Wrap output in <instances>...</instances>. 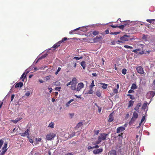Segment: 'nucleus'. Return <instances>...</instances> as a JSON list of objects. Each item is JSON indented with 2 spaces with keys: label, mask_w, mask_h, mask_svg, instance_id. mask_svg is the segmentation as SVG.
Returning a JSON list of instances; mask_svg holds the SVG:
<instances>
[{
  "label": "nucleus",
  "mask_w": 155,
  "mask_h": 155,
  "mask_svg": "<svg viewBox=\"0 0 155 155\" xmlns=\"http://www.w3.org/2000/svg\"><path fill=\"white\" fill-rule=\"evenodd\" d=\"M108 135V134L105 133L100 134L98 137L97 140L96 141L95 144H98L101 142L102 140H106V137Z\"/></svg>",
  "instance_id": "1"
},
{
  "label": "nucleus",
  "mask_w": 155,
  "mask_h": 155,
  "mask_svg": "<svg viewBox=\"0 0 155 155\" xmlns=\"http://www.w3.org/2000/svg\"><path fill=\"white\" fill-rule=\"evenodd\" d=\"M133 38H131L130 35H124L120 38V40H122V43H124L126 41L131 40Z\"/></svg>",
  "instance_id": "2"
},
{
  "label": "nucleus",
  "mask_w": 155,
  "mask_h": 155,
  "mask_svg": "<svg viewBox=\"0 0 155 155\" xmlns=\"http://www.w3.org/2000/svg\"><path fill=\"white\" fill-rule=\"evenodd\" d=\"M138 114L136 111H134L133 114V115L132 118L131 119L130 121V123H133L136 120L137 118L138 117Z\"/></svg>",
  "instance_id": "3"
},
{
  "label": "nucleus",
  "mask_w": 155,
  "mask_h": 155,
  "mask_svg": "<svg viewBox=\"0 0 155 155\" xmlns=\"http://www.w3.org/2000/svg\"><path fill=\"white\" fill-rule=\"evenodd\" d=\"M56 136V134L52 132L50 133L47 134L46 136V138L47 140H52Z\"/></svg>",
  "instance_id": "4"
},
{
  "label": "nucleus",
  "mask_w": 155,
  "mask_h": 155,
  "mask_svg": "<svg viewBox=\"0 0 155 155\" xmlns=\"http://www.w3.org/2000/svg\"><path fill=\"white\" fill-rule=\"evenodd\" d=\"M155 95V92L150 91L148 92L147 94V97L148 98H152Z\"/></svg>",
  "instance_id": "5"
},
{
  "label": "nucleus",
  "mask_w": 155,
  "mask_h": 155,
  "mask_svg": "<svg viewBox=\"0 0 155 155\" xmlns=\"http://www.w3.org/2000/svg\"><path fill=\"white\" fill-rule=\"evenodd\" d=\"M137 72L141 74L144 73L143 70V68L140 66L137 67L136 68Z\"/></svg>",
  "instance_id": "6"
},
{
  "label": "nucleus",
  "mask_w": 155,
  "mask_h": 155,
  "mask_svg": "<svg viewBox=\"0 0 155 155\" xmlns=\"http://www.w3.org/2000/svg\"><path fill=\"white\" fill-rule=\"evenodd\" d=\"M103 151V148H100L99 149L94 150L93 151V153L95 154H98L102 152Z\"/></svg>",
  "instance_id": "7"
},
{
  "label": "nucleus",
  "mask_w": 155,
  "mask_h": 155,
  "mask_svg": "<svg viewBox=\"0 0 155 155\" xmlns=\"http://www.w3.org/2000/svg\"><path fill=\"white\" fill-rule=\"evenodd\" d=\"M102 39V36H97L93 39V42L94 43L98 42L100 41Z\"/></svg>",
  "instance_id": "8"
},
{
  "label": "nucleus",
  "mask_w": 155,
  "mask_h": 155,
  "mask_svg": "<svg viewBox=\"0 0 155 155\" xmlns=\"http://www.w3.org/2000/svg\"><path fill=\"white\" fill-rule=\"evenodd\" d=\"M84 84L82 83H79L76 89L77 91H79L82 88L84 87Z\"/></svg>",
  "instance_id": "9"
},
{
  "label": "nucleus",
  "mask_w": 155,
  "mask_h": 155,
  "mask_svg": "<svg viewBox=\"0 0 155 155\" xmlns=\"http://www.w3.org/2000/svg\"><path fill=\"white\" fill-rule=\"evenodd\" d=\"M125 128L123 127H118L117 129V132L119 133L125 130Z\"/></svg>",
  "instance_id": "10"
},
{
  "label": "nucleus",
  "mask_w": 155,
  "mask_h": 155,
  "mask_svg": "<svg viewBox=\"0 0 155 155\" xmlns=\"http://www.w3.org/2000/svg\"><path fill=\"white\" fill-rule=\"evenodd\" d=\"M108 155H117V151L115 150H111L109 151Z\"/></svg>",
  "instance_id": "11"
},
{
  "label": "nucleus",
  "mask_w": 155,
  "mask_h": 155,
  "mask_svg": "<svg viewBox=\"0 0 155 155\" xmlns=\"http://www.w3.org/2000/svg\"><path fill=\"white\" fill-rule=\"evenodd\" d=\"M28 131L29 130L27 129L24 133H20V134L23 137H24L26 135H28L29 134Z\"/></svg>",
  "instance_id": "12"
},
{
  "label": "nucleus",
  "mask_w": 155,
  "mask_h": 155,
  "mask_svg": "<svg viewBox=\"0 0 155 155\" xmlns=\"http://www.w3.org/2000/svg\"><path fill=\"white\" fill-rule=\"evenodd\" d=\"M113 112H112L109 115V118L108 119V121L109 122H111L114 120V117H113Z\"/></svg>",
  "instance_id": "13"
},
{
  "label": "nucleus",
  "mask_w": 155,
  "mask_h": 155,
  "mask_svg": "<svg viewBox=\"0 0 155 155\" xmlns=\"http://www.w3.org/2000/svg\"><path fill=\"white\" fill-rule=\"evenodd\" d=\"M99 84L101 86V87L103 89H106L107 88V84L103 83H99Z\"/></svg>",
  "instance_id": "14"
},
{
  "label": "nucleus",
  "mask_w": 155,
  "mask_h": 155,
  "mask_svg": "<svg viewBox=\"0 0 155 155\" xmlns=\"http://www.w3.org/2000/svg\"><path fill=\"white\" fill-rule=\"evenodd\" d=\"M23 86V83L21 82L16 83L15 85V88H17L19 87H22Z\"/></svg>",
  "instance_id": "15"
},
{
  "label": "nucleus",
  "mask_w": 155,
  "mask_h": 155,
  "mask_svg": "<svg viewBox=\"0 0 155 155\" xmlns=\"http://www.w3.org/2000/svg\"><path fill=\"white\" fill-rule=\"evenodd\" d=\"M60 43L58 41L57 43L54 44L52 47V48H54V50H55L57 47L60 46Z\"/></svg>",
  "instance_id": "16"
},
{
  "label": "nucleus",
  "mask_w": 155,
  "mask_h": 155,
  "mask_svg": "<svg viewBox=\"0 0 155 155\" xmlns=\"http://www.w3.org/2000/svg\"><path fill=\"white\" fill-rule=\"evenodd\" d=\"M83 125V123L82 122H79L78 123L75 127V129H77L80 127H81Z\"/></svg>",
  "instance_id": "17"
},
{
  "label": "nucleus",
  "mask_w": 155,
  "mask_h": 155,
  "mask_svg": "<svg viewBox=\"0 0 155 155\" xmlns=\"http://www.w3.org/2000/svg\"><path fill=\"white\" fill-rule=\"evenodd\" d=\"M71 84H75L76 85L77 83V80L75 78H73L72 81H71Z\"/></svg>",
  "instance_id": "18"
},
{
  "label": "nucleus",
  "mask_w": 155,
  "mask_h": 155,
  "mask_svg": "<svg viewBox=\"0 0 155 155\" xmlns=\"http://www.w3.org/2000/svg\"><path fill=\"white\" fill-rule=\"evenodd\" d=\"M81 65L82 66L84 69H85L86 68V63L84 61H82L80 63Z\"/></svg>",
  "instance_id": "19"
},
{
  "label": "nucleus",
  "mask_w": 155,
  "mask_h": 155,
  "mask_svg": "<svg viewBox=\"0 0 155 155\" xmlns=\"http://www.w3.org/2000/svg\"><path fill=\"white\" fill-rule=\"evenodd\" d=\"M128 23H127V24H124L123 25H120V26H118L117 27L119 28L123 29L124 27L127 26V25L128 24Z\"/></svg>",
  "instance_id": "20"
},
{
  "label": "nucleus",
  "mask_w": 155,
  "mask_h": 155,
  "mask_svg": "<svg viewBox=\"0 0 155 155\" xmlns=\"http://www.w3.org/2000/svg\"><path fill=\"white\" fill-rule=\"evenodd\" d=\"M109 29L107 28L104 33H101V34L102 35H105V34H107L109 33Z\"/></svg>",
  "instance_id": "21"
},
{
  "label": "nucleus",
  "mask_w": 155,
  "mask_h": 155,
  "mask_svg": "<svg viewBox=\"0 0 155 155\" xmlns=\"http://www.w3.org/2000/svg\"><path fill=\"white\" fill-rule=\"evenodd\" d=\"M25 72L23 73L20 78V79H22V81H24V80L25 78L26 77V75H25Z\"/></svg>",
  "instance_id": "22"
},
{
  "label": "nucleus",
  "mask_w": 155,
  "mask_h": 155,
  "mask_svg": "<svg viewBox=\"0 0 155 155\" xmlns=\"http://www.w3.org/2000/svg\"><path fill=\"white\" fill-rule=\"evenodd\" d=\"M54 123L53 122H51L49 124L48 127H50L51 128H54Z\"/></svg>",
  "instance_id": "23"
},
{
  "label": "nucleus",
  "mask_w": 155,
  "mask_h": 155,
  "mask_svg": "<svg viewBox=\"0 0 155 155\" xmlns=\"http://www.w3.org/2000/svg\"><path fill=\"white\" fill-rule=\"evenodd\" d=\"M137 88V86L135 84H133L131 87V89L133 90H135Z\"/></svg>",
  "instance_id": "24"
},
{
  "label": "nucleus",
  "mask_w": 155,
  "mask_h": 155,
  "mask_svg": "<svg viewBox=\"0 0 155 155\" xmlns=\"http://www.w3.org/2000/svg\"><path fill=\"white\" fill-rule=\"evenodd\" d=\"M76 85L75 84H71V88L72 90H75L77 88H76Z\"/></svg>",
  "instance_id": "25"
},
{
  "label": "nucleus",
  "mask_w": 155,
  "mask_h": 155,
  "mask_svg": "<svg viewBox=\"0 0 155 155\" xmlns=\"http://www.w3.org/2000/svg\"><path fill=\"white\" fill-rule=\"evenodd\" d=\"M80 28H77L75 29L74 30L71 31L70 32H69L70 34H74V31L79 30V29Z\"/></svg>",
  "instance_id": "26"
},
{
  "label": "nucleus",
  "mask_w": 155,
  "mask_h": 155,
  "mask_svg": "<svg viewBox=\"0 0 155 155\" xmlns=\"http://www.w3.org/2000/svg\"><path fill=\"white\" fill-rule=\"evenodd\" d=\"M147 106V103H144L142 106V109L143 110H145Z\"/></svg>",
  "instance_id": "27"
},
{
  "label": "nucleus",
  "mask_w": 155,
  "mask_h": 155,
  "mask_svg": "<svg viewBox=\"0 0 155 155\" xmlns=\"http://www.w3.org/2000/svg\"><path fill=\"white\" fill-rule=\"evenodd\" d=\"M74 99H71L67 103H66V106L67 107H68L69 106V104L71 102H72L73 101H74Z\"/></svg>",
  "instance_id": "28"
},
{
  "label": "nucleus",
  "mask_w": 155,
  "mask_h": 155,
  "mask_svg": "<svg viewBox=\"0 0 155 155\" xmlns=\"http://www.w3.org/2000/svg\"><path fill=\"white\" fill-rule=\"evenodd\" d=\"M134 101H129V104H128V107H130L132 106L134 104Z\"/></svg>",
  "instance_id": "29"
},
{
  "label": "nucleus",
  "mask_w": 155,
  "mask_h": 155,
  "mask_svg": "<svg viewBox=\"0 0 155 155\" xmlns=\"http://www.w3.org/2000/svg\"><path fill=\"white\" fill-rule=\"evenodd\" d=\"M95 85L94 84V81L93 80H92V82H91V84L89 86V87L90 88H92L93 87L95 86Z\"/></svg>",
  "instance_id": "30"
},
{
  "label": "nucleus",
  "mask_w": 155,
  "mask_h": 155,
  "mask_svg": "<svg viewBox=\"0 0 155 155\" xmlns=\"http://www.w3.org/2000/svg\"><path fill=\"white\" fill-rule=\"evenodd\" d=\"M21 118H16V119L15 120H13L12 121V122L15 124H16L17 123L18 121H20L21 120Z\"/></svg>",
  "instance_id": "31"
},
{
  "label": "nucleus",
  "mask_w": 155,
  "mask_h": 155,
  "mask_svg": "<svg viewBox=\"0 0 155 155\" xmlns=\"http://www.w3.org/2000/svg\"><path fill=\"white\" fill-rule=\"evenodd\" d=\"M96 94L98 97H100L101 96V93L99 91H96Z\"/></svg>",
  "instance_id": "32"
},
{
  "label": "nucleus",
  "mask_w": 155,
  "mask_h": 155,
  "mask_svg": "<svg viewBox=\"0 0 155 155\" xmlns=\"http://www.w3.org/2000/svg\"><path fill=\"white\" fill-rule=\"evenodd\" d=\"M7 144H8L7 142L5 143L4 144V146L2 147V150H5V149L7 150V149H6V148L7 147Z\"/></svg>",
  "instance_id": "33"
},
{
  "label": "nucleus",
  "mask_w": 155,
  "mask_h": 155,
  "mask_svg": "<svg viewBox=\"0 0 155 155\" xmlns=\"http://www.w3.org/2000/svg\"><path fill=\"white\" fill-rule=\"evenodd\" d=\"M53 84L54 85H55L56 86H59L60 85V83L58 81H57L55 82H54L53 83Z\"/></svg>",
  "instance_id": "34"
},
{
  "label": "nucleus",
  "mask_w": 155,
  "mask_h": 155,
  "mask_svg": "<svg viewBox=\"0 0 155 155\" xmlns=\"http://www.w3.org/2000/svg\"><path fill=\"white\" fill-rule=\"evenodd\" d=\"M92 33L94 35H96L99 33V31H93Z\"/></svg>",
  "instance_id": "35"
},
{
  "label": "nucleus",
  "mask_w": 155,
  "mask_h": 155,
  "mask_svg": "<svg viewBox=\"0 0 155 155\" xmlns=\"http://www.w3.org/2000/svg\"><path fill=\"white\" fill-rule=\"evenodd\" d=\"M67 40V38L64 37L61 40L59 41V42L61 44V43L66 41Z\"/></svg>",
  "instance_id": "36"
},
{
  "label": "nucleus",
  "mask_w": 155,
  "mask_h": 155,
  "mask_svg": "<svg viewBox=\"0 0 155 155\" xmlns=\"http://www.w3.org/2000/svg\"><path fill=\"white\" fill-rule=\"evenodd\" d=\"M127 96L129 97L131 99L134 100L135 98L134 96L131 94H128Z\"/></svg>",
  "instance_id": "37"
},
{
  "label": "nucleus",
  "mask_w": 155,
  "mask_h": 155,
  "mask_svg": "<svg viewBox=\"0 0 155 155\" xmlns=\"http://www.w3.org/2000/svg\"><path fill=\"white\" fill-rule=\"evenodd\" d=\"M127 71V69L125 68H124V69H122V73L123 74L125 75L126 74Z\"/></svg>",
  "instance_id": "38"
},
{
  "label": "nucleus",
  "mask_w": 155,
  "mask_h": 155,
  "mask_svg": "<svg viewBox=\"0 0 155 155\" xmlns=\"http://www.w3.org/2000/svg\"><path fill=\"white\" fill-rule=\"evenodd\" d=\"M140 48H137L136 49L132 51L133 52H134L135 53H137L138 51H140Z\"/></svg>",
  "instance_id": "39"
},
{
  "label": "nucleus",
  "mask_w": 155,
  "mask_h": 155,
  "mask_svg": "<svg viewBox=\"0 0 155 155\" xmlns=\"http://www.w3.org/2000/svg\"><path fill=\"white\" fill-rule=\"evenodd\" d=\"M7 150V149L2 150V151L0 153V155H4Z\"/></svg>",
  "instance_id": "40"
},
{
  "label": "nucleus",
  "mask_w": 155,
  "mask_h": 155,
  "mask_svg": "<svg viewBox=\"0 0 155 155\" xmlns=\"http://www.w3.org/2000/svg\"><path fill=\"white\" fill-rule=\"evenodd\" d=\"M124 47L126 48H129V49H131L133 48V47L131 46H129V45H124Z\"/></svg>",
  "instance_id": "41"
},
{
  "label": "nucleus",
  "mask_w": 155,
  "mask_h": 155,
  "mask_svg": "<svg viewBox=\"0 0 155 155\" xmlns=\"http://www.w3.org/2000/svg\"><path fill=\"white\" fill-rule=\"evenodd\" d=\"M93 92L94 91L92 90V88H90V89L88 91V92L87 93L91 94H92Z\"/></svg>",
  "instance_id": "42"
},
{
  "label": "nucleus",
  "mask_w": 155,
  "mask_h": 155,
  "mask_svg": "<svg viewBox=\"0 0 155 155\" xmlns=\"http://www.w3.org/2000/svg\"><path fill=\"white\" fill-rule=\"evenodd\" d=\"M4 143L3 140L2 139L0 140V149L2 147V146Z\"/></svg>",
  "instance_id": "43"
},
{
  "label": "nucleus",
  "mask_w": 155,
  "mask_h": 155,
  "mask_svg": "<svg viewBox=\"0 0 155 155\" xmlns=\"http://www.w3.org/2000/svg\"><path fill=\"white\" fill-rule=\"evenodd\" d=\"M155 20L154 19H147L146 21L150 23H151L152 22L154 21Z\"/></svg>",
  "instance_id": "44"
},
{
  "label": "nucleus",
  "mask_w": 155,
  "mask_h": 155,
  "mask_svg": "<svg viewBox=\"0 0 155 155\" xmlns=\"http://www.w3.org/2000/svg\"><path fill=\"white\" fill-rule=\"evenodd\" d=\"M50 78H51L50 76H46L45 77V81H47L48 80H49L50 79Z\"/></svg>",
  "instance_id": "45"
},
{
  "label": "nucleus",
  "mask_w": 155,
  "mask_h": 155,
  "mask_svg": "<svg viewBox=\"0 0 155 155\" xmlns=\"http://www.w3.org/2000/svg\"><path fill=\"white\" fill-rule=\"evenodd\" d=\"M82 58V57H80V58L79 57H74V58H73V59H76V60H79L80 59H81V58Z\"/></svg>",
  "instance_id": "46"
},
{
  "label": "nucleus",
  "mask_w": 155,
  "mask_h": 155,
  "mask_svg": "<svg viewBox=\"0 0 155 155\" xmlns=\"http://www.w3.org/2000/svg\"><path fill=\"white\" fill-rule=\"evenodd\" d=\"M99 132L100 131L98 130H94V135H97L99 133Z\"/></svg>",
  "instance_id": "47"
},
{
  "label": "nucleus",
  "mask_w": 155,
  "mask_h": 155,
  "mask_svg": "<svg viewBox=\"0 0 155 155\" xmlns=\"http://www.w3.org/2000/svg\"><path fill=\"white\" fill-rule=\"evenodd\" d=\"M75 132H74L72 133V134H71L70 135V137H74L75 135Z\"/></svg>",
  "instance_id": "48"
},
{
  "label": "nucleus",
  "mask_w": 155,
  "mask_h": 155,
  "mask_svg": "<svg viewBox=\"0 0 155 155\" xmlns=\"http://www.w3.org/2000/svg\"><path fill=\"white\" fill-rule=\"evenodd\" d=\"M30 94V92H29V91H28L27 92H26L25 94V95L26 96H29Z\"/></svg>",
  "instance_id": "49"
},
{
  "label": "nucleus",
  "mask_w": 155,
  "mask_h": 155,
  "mask_svg": "<svg viewBox=\"0 0 155 155\" xmlns=\"http://www.w3.org/2000/svg\"><path fill=\"white\" fill-rule=\"evenodd\" d=\"M139 107H138V106H136L134 108V110L137 111V112H139V110H139Z\"/></svg>",
  "instance_id": "50"
},
{
  "label": "nucleus",
  "mask_w": 155,
  "mask_h": 155,
  "mask_svg": "<svg viewBox=\"0 0 155 155\" xmlns=\"http://www.w3.org/2000/svg\"><path fill=\"white\" fill-rule=\"evenodd\" d=\"M124 24H127V23H128V24L127 25H129L130 23L129 21H124Z\"/></svg>",
  "instance_id": "51"
},
{
  "label": "nucleus",
  "mask_w": 155,
  "mask_h": 155,
  "mask_svg": "<svg viewBox=\"0 0 155 155\" xmlns=\"http://www.w3.org/2000/svg\"><path fill=\"white\" fill-rule=\"evenodd\" d=\"M133 89H130V90H129L128 91V93L129 94H130V93H134V91H133V90H132Z\"/></svg>",
  "instance_id": "52"
},
{
  "label": "nucleus",
  "mask_w": 155,
  "mask_h": 155,
  "mask_svg": "<svg viewBox=\"0 0 155 155\" xmlns=\"http://www.w3.org/2000/svg\"><path fill=\"white\" fill-rule=\"evenodd\" d=\"M145 119V116H144L143 117L142 119L141 120V123H142L144 120Z\"/></svg>",
  "instance_id": "53"
},
{
  "label": "nucleus",
  "mask_w": 155,
  "mask_h": 155,
  "mask_svg": "<svg viewBox=\"0 0 155 155\" xmlns=\"http://www.w3.org/2000/svg\"><path fill=\"white\" fill-rule=\"evenodd\" d=\"M97 107L98 108V112L100 113L101 111V108L98 105H97Z\"/></svg>",
  "instance_id": "54"
},
{
  "label": "nucleus",
  "mask_w": 155,
  "mask_h": 155,
  "mask_svg": "<svg viewBox=\"0 0 155 155\" xmlns=\"http://www.w3.org/2000/svg\"><path fill=\"white\" fill-rule=\"evenodd\" d=\"M61 89V87H56L55 88V90L60 91V89Z\"/></svg>",
  "instance_id": "55"
},
{
  "label": "nucleus",
  "mask_w": 155,
  "mask_h": 155,
  "mask_svg": "<svg viewBox=\"0 0 155 155\" xmlns=\"http://www.w3.org/2000/svg\"><path fill=\"white\" fill-rule=\"evenodd\" d=\"M113 92L115 93H117L118 92V89L116 88L114 89L113 90Z\"/></svg>",
  "instance_id": "56"
},
{
  "label": "nucleus",
  "mask_w": 155,
  "mask_h": 155,
  "mask_svg": "<svg viewBox=\"0 0 155 155\" xmlns=\"http://www.w3.org/2000/svg\"><path fill=\"white\" fill-rule=\"evenodd\" d=\"M99 147V146L98 145H96L94 146L93 147V148L97 149Z\"/></svg>",
  "instance_id": "57"
},
{
  "label": "nucleus",
  "mask_w": 155,
  "mask_h": 155,
  "mask_svg": "<svg viewBox=\"0 0 155 155\" xmlns=\"http://www.w3.org/2000/svg\"><path fill=\"white\" fill-rule=\"evenodd\" d=\"M144 53V51H142L138 53V54H143Z\"/></svg>",
  "instance_id": "58"
},
{
  "label": "nucleus",
  "mask_w": 155,
  "mask_h": 155,
  "mask_svg": "<svg viewBox=\"0 0 155 155\" xmlns=\"http://www.w3.org/2000/svg\"><path fill=\"white\" fill-rule=\"evenodd\" d=\"M73 64L74 65V66H73L74 67V68H76V65H77L76 63L75 62H73Z\"/></svg>",
  "instance_id": "59"
},
{
  "label": "nucleus",
  "mask_w": 155,
  "mask_h": 155,
  "mask_svg": "<svg viewBox=\"0 0 155 155\" xmlns=\"http://www.w3.org/2000/svg\"><path fill=\"white\" fill-rule=\"evenodd\" d=\"M74 96L78 98H81V95H80L78 96L77 95H75Z\"/></svg>",
  "instance_id": "60"
},
{
  "label": "nucleus",
  "mask_w": 155,
  "mask_h": 155,
  "mask_svg": "<svg viewBox=\"0 0 155 155\" xmlns=\"http://www.w3.org/2000/svg\"><path fill=\"white\" fill-rule=\"evenodd\" d=\"M14 97H15L14 94H12V96H11V101H12L13 100Z\"/></svg>",
  "instance_id": "61"
},
{
  "label": "nucleus",
  "mask_w": 155,
  "mask_h": 155,
  "mask_svg": "<svg viewBox=\"0 0 155 155\" xmlns=\"http://www.w3.org/2000/svg\"><path fill=\"white\" fill-rule=\"evenodd\" d=\"M41 140V138H38V139L36 138V140L37 142L38 141H39V142Z\"/></svg>",
  "instance_id": "62"
},
{
  "label": "nucleus",
  "mask_w": 155,
  "mask_h": 155,
  "mask_svg": "<svg viewBox=\"0 0 155 155\" xmlns=\"http://www.w3.org/2000/svg\"><path fill=\"white\" fill-rule=\"evenodd\" d=\"M116 44V42L114 41H112L111 42V44L113 45H114Z\"/></svg>",
  "instance_id": "63"
},
{
  "label": "nucleus",
  "mask_w": 155,
  "mask_h": 155,
  "mask_svg": "<svg viewBox=\"0 0 155 155\" xmlns=\"http://www.w3.org/2000/svg\"><path fill=\"white\" fill-rule=\"evenodd\" d=\"M64 155H73V154L71 153H69L66 154Z\"/></svg>",
  "instance_id": "64"
}]
</instances>
